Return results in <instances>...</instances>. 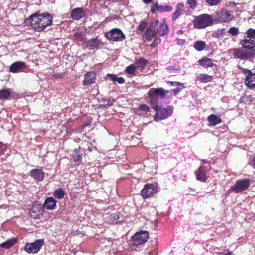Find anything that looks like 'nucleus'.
<instances>
[{
	"label": "nucleus",
	"instance_id": "nucleus-21",
	"mask_svg": "<svg viewBox=\"0 0 255 255\" xmlns=\"http://www.w3.org/2000/svg\"><path fill=\"white\" fill-rule=\"evenodd\" d=\"M119 218L117 213H107L104 215L105 220L110 224L117 223Z\"/></svg>",
	"mask_w": 255,
	"mask_h": 255
},
{
	"label": "nucleus",
	"instance_id": "nucleus-25",
	"mask_svg": "<svg viewBox=\"0 0 255 255\" xmlns=\"http://www.w3.org/2000/svg\"><path fill=\"white\" fill-rule=\"evenodd\" d=\"M184 4L178 3L176 6V10L173 14L172 19L175 20L181 14L184 7Z\"/></svg>",
	"mask_w": 255,
	"mask_h": 255
},
{
	"label": "nucleus",
	"instance_id": "nucleus-8",
	"mask_svg": "<svg viewBox=\"0 0 255 255\" xmlns=\"http://www.w3.org/2000/svg\"><path fill=\"white\" fill-rule=\"evenodd\" d=\"M44 245L43 239L36 240L34 243H27L24 247L25 251L28 254H36L38 252Z\"/></svg>",
	"mask_w": 255,
	"mask_h": 255
},
{
	"label": "nucleus",
	"instance_id": "nucleus-45",
	"mask_svg": "<svg viewBox=\"0 0 255 255\" xmlns=\"http://www.w3.org/2000/svg\"><path fill=\"white\" fill-rule=\"evenodd\" d=\"M154 39V41L151 44L152 47H155L160 42V40H158L157 38H155Z\"/></svg>",
	"mask_w": 255,
	"mask_h": 255
},
{
	"label": "nucleus",
	"instance_id": "nucleus-39",
	"mask_svg": "<svg viewBox=\"0 0 255 255\" xmlns=\"http://www.w3.org/2000/svg\"><path fill=\"white\" fill-rule=\"evenodd\" d=\"M136 68L135 65L131 64L126 68V71L128 74H132L134 73Z\"/></svg>",
	"mask_w": 255,
	"mask_h": 255
},
{
	"label": "nucleus",
	"instance_id": "nucleus-53",
	"mask_svg": "<svg viewBox=\"0 0 255 255\" xmlns=\"http://www.w3.org/2000/svg\"><path fill=\"white\" fill-rule=\"evenodd\" d=\"M202 161H203V163H206V161L205 160H203Z\"/></svg>",
	"mask_w": 255,
	"mask_h": 255
},
{
	"label": "nucleus",
	"instance_id": "nucleus-3",
	"mask_svg": "<svg viewBox=\"0 0 255 255\" xmlns=\"http://www.w3.org/2000/svg\"><path fill=\"white\" fill-rule=\"evenodd\" d=\"M148 233L146 231H141L135 233L129 241V245L132 247L140 248L148 239Z\"/></svg>",
	"mask_w": 255,
	"mask_h": 255
},
{
	"label": "nucleus",
	"instance_id": "nucleus-7",
	"mask_svg": "<svg viewBox=\"0 0 255 255\" xmlns=\"http://www.w3.org/2000/svg\"><path fill=\"white\" fill-rule=\"evenodd\" d=\"M156 113L154 116V120H162L171 116L173 113V108L172 106H168L167 108L158 107L155 109Z\"/></svg>",
	"mask_w": 255,
	"mask_h": 255
},
{
	"label": "nucleus",
	"instance_id": "nucleus-36",
	"mask_svg": "<svg viewBox=\"0 0 255 255\" xmlns=\"http://www.w3.org/2000/svg\"><path fill=\"white\" fill-rule=\"evenodd\" d=\"M246 34L247 38L254 39L255 38V29L251 28L248 29Z\"/></svg>",
	"mask_w": 255,
	"mask_h": 255
},
{
	"label": "nucleus",
	"instance_id": "nucleus-2",
	"mask_svg": "<svg viewBox=\"0 0 255 255\" xmlns=\"http://www.w3.org/2000/svg\"><path fill=\"white\" fill-rule=\"evenodd\" d=\"M30 25L36 31H41L52 23V17L47 13L34 14L29 17Z\"/></svg>",
	"mask_w": 255,
	"mask_h": 255
},
{
	"label": "nucleus",
	"instance_id": "nucleus-44",
	"mask_svg": "<svg viewBox=\"0 0 255 255\" xmlns=\"http://www.w3.org/2000/svg\"><path fill=\"white\" fill-rule=\"evenodd\" d=\"M107 76L110 78L111 81L113 82L116 81L117 76L116 75L112 74H108L107 75Z\"/></svg>",
	"mask_w": 255,
	"mask_h": 255
},
{
	"label": "nucleus",
	"instance_id": "nucleus-13",
	"mask_svg": "<svg viewBox=\"0 0 255 255\" xmlns=\"http://www.w3.org/2000/svg\"><path fill=\"white\" fill-rule=\"evenodd\" d=\"M240 43L244 49L255 51V41L254 39L245 38L240 40Z\"/></svg>",
	"mask_w": 255,
	"mask_h": 255
},
{
	"label": "nucleus",
	"instance_id": "nucleus-50",
	"mask_svg": "<svg viewBox=\"0 0 255 255\" xmlns=\"http://www.w3.org/2000/svg\"><path fill=\"white\" fill-rule=\"evenodd\" d=\"M185 40L184 39H179V38H178L177 39V44L178 45H183L185 43Z\"/></svg>",
	"mask_w": 255,
	"mask_h": 255
},
{
	"label": "nucleus",
	"instance_id": "nucleus-29",
	"mask_svg": "<svg viewBox=\"0 0 255 255\" xmlns=\"http://www.w3.org/2000/svg\"><path fill=\"white\" fill-rule=\"evenodd\" d=\"M15 243L16 239L15 238H11L0 244V247L8 249L13 246Z\"/></svg>",
	"mask_w": 255,
	"mask_h": 255
},
{
	"label": "nucleus",
	"instance_id": "nucleus-23",
	"mask_svg": "<svg viewBox=\"0 0 255 255\" xmlns=\"http://www.w3.org/2000/svg\"><path fill=\"white\" fill-rule=\"evenodd\" d=\"M149 112V107L145 104L140 105L137 109H136V113L139 115H146Z\"/></svg>",
	"mask_w": 255,
	"mask_h": 255
},
{
	"label": "nucleus",
	"instance_id": "nucleus-1",
	"mask_svg": "<svg viewBox=\"0 0 255 255\" xmlns=\"http://www.w3.org/2000/svg\"><path fill=\"white\" fill-rule=\"evenodd\" d=\"M158 31L159 37L166 36L168 32L167 25L164 22L159 24L158 20L151 22L143 34V38L146 40L151 41L157 38Z\"/></svg>",
	"mask_w": 255,
	"mask_h": 255
},
{
	"label": "nucleus",
	"instance_id": "nucleus-46",
	"mask_svg": "<svg viewBox=\"0 0 255 255\" xmlns=\"http://www.w3.org/2000/svg\"><path fill=\"white\" fill-rule=\"evenodd\" d=\"M184 88V87H180V88H177L176 89L173 90L172 92L175 95H176L177 94H178Z\"/></svg>",
	"mask_w": 255,
	"mask_h": 255
},
{
	"label": "nucleus",
	"instance_id": "nucleus-30",
	"mask_svg": "<svg viewBox=\"0 0 255 255\" xmlns=\"http://www.w3.org/2000/svg\"><path fill=\"white\" fill-rule=\"evenodd\" d=\"M72 158L73 160L77 162V164H79L81 161L82 155L79 152V149H75L72 153Z\"/></svg>",
	"mask_w": 255,
	"mask_h": 255
},
{
	"label": "nucleus",
	"instance_id": "nucleus-6",
	"mask_svg": "<svg viewBox=\"0 0 255 255\" xmlns=\"http://www.w3.org/2000/svg\"><path fill=\"white\" fill-rule=\"evenodd\" d=\"M251 180L244 178L237 180L236 183L231 187V190L236 193H240L247 190L250 187Z\"/></svg>",
	"mask_w": 255,
	"mask_h": 255
},
{
	"label": "nucleus",
	"instance_id": "nucleus-35",
	"mask_svg": "<svg viewBox=\"0 0 255 255\" xmlns=\"http://www.w3.org/2000/svg\"><path fill=\"white\" fill-rule=\"evenodd\" d=\"M206 43L203 41H196L194 44V47L198 51H202L205 47Z\"/></svg>",
	"mask_w": 255,
	"mask_h": 255
},
{
	"label": "nucleus",
	"instance_id": "nucleus-16",
	"mask_svg": "<svg viewBox=\"0 0 255 255\" xmlns=\"http://www.w3.org/2000/svg\"><path fill=\"white\" fill-rule=\"evenodd\" d=\"M56 201L52 197L47 198L43 205V208L45 209L52 210L55 208Z\"/></svg>",
	"mask_w": 255,
	"mask_h": 255
},
{
	"label": "nucleus",
	"instance_id": "nucleus-12",
	"mask_svg": "<svg viewBox=\"0 0 255 255\" xmlns=\"http://www.w3.org/2000/svg\"><path fill=\"white\" fill-rule=\"evenodd\" d=\"M233 55L235 58L242 60L249 59L254 57V54L241 48L234 49Z\"/></svg>",
	"mask_w": 255,
	"mask_h": 255
},
{
	"label": "nucleus",
	"instance_id": "nucleus-22",
	"mask_svg": "<svg viewBox=\"0 0 255 255\" xmlns=\"http://www.w3.org/2000/svg\"><path fill=\"white\" fill-rule=\"evenodd\" d=\"M196 179L202 182L205 181L207 180L206 176L205 173V169L203 166H200L198 170L195 172Z\"/></svg>",
	"mask_w": 255,
	"mask_h": 255
},
{
	"label": "nucleus",
	"instance_id": "nucleus-54",
	"mask_svg": "<svg viewBox=\"0 0 255 255\" xmlns=\"http://www.w3.org/2000/svg\"><path fill=\"white\" fill-rule=\"evenodd\" d=\"M178 32H179V33H182V31H181V30H179V31H178Z\"/></svg>",
	"mask_w": 255,
	"mask_h": 255
},
{
	"label": "nucleus",
	"instance_id": "nucleus-49",
	"mask_svg": "<svg viewBox=\"0 0 255 255\" xmlns=\"http://www.w3.org/2000/svg\"><path fill=\"white\" fill-rule=\"evenodd\" d=\"M116 81L118 82L119 84H123L125 82V80L123 77H119L117 78Z\"/></svg>",
	"mask_w": 255,
	"mask_h": 255
},
{
	"label": "nucleus",
	"instance_id": "nucleus-5",
	"mask_svg": "<svg viewBox=\"0 0 255 255\" xmlns=\"http://www.w3.org/2000/svg\"><path fill=\"white\" fill-rule=\"evenodd\" d=\"M233 15L232 12L226 8H222L216 12L214 20L218 22H228L232 20Z\"/></svg>",
	"mask_w": 255,
	"mask_h": 255
},
{
	"label": "nucleus",
	"instance_id": "nucleus-10",
	"mask_svg": "<svg viewBox=\"0 0 255 255\" xmlns=\"http://www.w3.org/2000/svg\"><path fill=\"white\" fill-rule=\"evenodd\" d=\"M242 72L246 76L245 81V85L250 89L255 88V73L251 72V70L241 68Z\"/></svg>",
	"mask_w": 255,
	"mask_h": 255
},
{
	"label": "nucleus",
	"instance_id": "nucleus-33",
	"mask_svg": "<svg viewBox=\"0 0 255 255\" xmlns=\"http://www.w3.org/2000/svg\"><path fill=\"white\" fill-rule=\"evenodd\" d=\"M10 91L9 89H5L0 90V100L8 99L10 96Z\"/></svg>",
	"mask_w": 255,
	"mask_h": 255
},
{
	"label": "nucleus",
	"instance_id": "nucleus-31",
	"mask_svg": "<svg viewBox=\"0 0 255 255\" xmlns=\"http://www.w3.org/2000/svg\"><path fill=\"white\" fill-rule=\"evenodd\" d=\"M199 62L201 65L205 67H211L213 65L212 60L207 57L199 60Z\"/></svg>",
	"mask_w": 255,
	"mask_h": 255
},
{
	"label": "nucleus",
	"instance_id": "nucleus-15",
	"mask_svg": "<svg viewBox=\"0 0 255 255\" xmlns=\"http://www.w3.org/2000/svg\"><path fill=\"white\" fill-rule=\"evenodd\" d=\"M172 9V7L170 5H158L157 3H153L151 8V11L154 13L156 10L160 12L170 11Z\"/></svg>",
	"mask_w": 255,
	"mask_h": 255
},
{
	"label": "nucleus",
	"instance_id": "nucleus-34",
	"mask_svg": "<svg viewBox=\"0 0 255 255\" xmlns=\"http://www.w3.org/2000/svg\"><path fill=\"white\" fill-rule=\"evenodd\" d=\"M65 195V191L61 188L56 189L53 193V195L58 199H61L64 198Z\"/></svg>",
	"mask_w": 255,
	"mask_h": 255
},
{
	"label": "nucleus",
	"instance_id": "nucleus-9",
	"mask_svg": "<svg viewBox=\"0 0 255 255\" xmlns=\"http://www.w3.org/2000/svg\"><path fill=\"white\" fill-rule=\"evenodd\" d=\"M106 37L110 40L121 41L125 38V35L120 29L113 28L106 33Z\"/></svg>",
	"mask_w": 255,
	"mask_h": 255
},
{
	"label": "nucleus",
	"instance_id": "nucleus-47",
	"mask_svg": "<svg viewBox=\"0 0 255 255\" xmlns=\"http://www.w3.org/2000/svg\"><path fill=\"white\" fill-rule=\"evenodd\" d=\"M64 76V74L63 73H55L53 75V76L56 78V79H59V78H62L63 76Z\"/></svg>",
	"mask_w": 255,
	"mask_h": 255
},
{
	"label": "nucleus",
	"instance_id": "nucleus-24",
	"mask_svg": "<svg viewBox=\"0 0 255 255\" xmlns=\"http://www.w3.org/2000/svg\"><path fill=\"white\" fill-rule=\"evenodd\" d=\"M208 120L209 125L214 126L221 123L222 121L220 118H218L216 115L212 114L208 117Z\"/></svg>",
	"mask_w": 255,
	"mask_h": 255
},
{
	"label": "nucleus",
	"instance_id": "nucleus-51",
	"mask_svg": "<svg viewBox=\"0 0 255 255\" xmlns=\"http://www.w3.org/2000/svg\"><path fill=\"white\" fill-rule=\"evenodd\" d=\"M0 147L1 148H4V149L5 148V146L4 144H2L1 143H0Z\"/></svg>",
	"mask_w": 255,
	"mask_h": 255
},
{
	"label": "nucleus",
	"instance_id": "nucleus-26",
	"mask_svg": "<svg viewBox=\"0 0 255 255\" xmlns=\"http://www.w3.org/2000/svg\"><path fill=\"white\" fill-rule=\"evenodd\" d=\"M147 63V61L143 58L136 59L135 64L137 69L141 70L143 69Z\"/></svg>",
	"mask_w": 255,
	"mask_h": 255
},
{
	"label": "nucleus",
	"instance_id": "nucleus-38",
	"mask_svg": "<svg viewBox=\"0 0 255 255\" xmlns=\"http://www.w3.org/2000/svg\"><path fill=\"white\" fill-rule=\"evenodd\" d=\"M228 32L232 36H237L239 34V33L238 28L235 26H233L230 28Z\"/></svg>",
	"mask_w": 255,
	"mask_h": 255
},
{
	"label": "nucleus",
	"instance_id": "nucleus-32",
	"mask_svg": "<svg viewBox=\"0 0 255 255\" xmlns=\"http://www.w3.org/2000/svg\"><path fill=\"white\" fill-rule=\"evenodd\" d=\"M148 96L149 98L150 103L152 108L154 110L157 109L158 107V106L157 105V97L156 96H155V95H152L151 94H148Z\"/></svg>",
	"mask_w": 255,
	"mask_h": 255
},
{
	"label": "nucleus",
	"instance_id": "nucleus-19",
	"mask_svg": "<svg viewBox=\"0 0 255 255\" xmlns=\"http://www.w3.org/2000/svg\"><path fill=\"white\" fill-rule=\"evenodd\" d=\"M25 67L23 62L18 61L13 63L9 67V71L12 73H16L22 70Z\"/></svg>",
	"mask_w": 255,
	"mask_h": 255
},
{
	"label": "nucleus",
	"instance_id": "nucleus-41",
	"mask_svg": "<svg viewBox=\"0 0 255 255\" xmlns=\"http://www.w3.org/2000/svg\"><path fill=\"white\" fill-rule=\"evenodd\" d=\"M168 84L170 85V86H172L174 87H176L177 88L180 87H184L183 84L178 82H168Z\"/></svg>",
	"mask_w": 255,
	"mask_h": 255
},
{
	"label": "nucleus",
	"instance_id": "nucleus-48",
	"mask_svg": "<svg viewBox=\"0 0 255 255\" xmlns=\"http://www.w3.org/2000/svg\"><path fill=\"white\" fill-rule=\"evenodd\" d=\"M219 255H233L232 252H230L228 251H225L223 252L220 253Z\"/></svg>",
	"mask_w": 255,
	"mask_h": 255
},
{
	"label": "nucleus",
	"instance_id": "nucleus-17",
	"mask_svg": "<svg viewBox=\"0 0 255 255\" xmlns=\"http://www.w3.org/2000/svg\"><path fill=\"white\" fill-rule=\"evenodd\" d=\"M85 14L82 8L78 7L72 10L71 17L74 20H79L84 17Z\"/></svg>",
	"mask_w": 255,
	"mask_h": 255
},
{
	"label": "nucleus",
	"instance_id": "nucleus-27",
	"mask_svg": "<svg viewBox=\"0 0 255 255\" xmlns=\"http://www.w3.org/2000/svg\"><path fill=\"white\" fill-rule=\"evenodd\" d=\"M196 78L202 83H207L212 80L213 77L206 74H200L197 76Z\"/></svg>",
	"mask_w": 255,
	"mask_h": 255
},
{
	"label": "nucleus",
	"instance_id": "nucleus-52",
	"mask_svg": "<svg viewBox=\"0 0 255 255\" xmlns=\"http://www.w3.org/2000/svg\"><path fill=\"white\" fill-rule=\"evenodd\" d=\"M253 162H254V163H253V166L255 169V157L254 158Z\"/></svg>",
	"mask_w": 255,
	"mask_h": 255
},
{
	"label": "nucleus",
	"instance_id": "nucleus-14",
	"mask_svg": "<svg viewBox=\"0 0 255 255\" xmlns=\"http://www.w3.org/2000/svg\"><path fill=\"white\" fill-rule=\"evenodd\" d=\"M30 175L38 181H42L45 177V173L41 169H33L30 172Z\"/></svg>",
	"mask_w": 255,
	"mask_h": 255
},
{
	"label": "nucleus",
	"instance_id": "nucleus-43",
	"mask_svg": "<svg viewBox=\"0 0 255 255\" xmlns=\"http://www.w3.org/2000/svg\"><path fill=\"white\" fill-rule=\"evenodd\" d=\"M147 24L144 21H142L140 22V24L138 25L137 29L140 31H143L145 28L146 27Z\"/></svg>",
	"mask_w": 255,
	"mask_h": 255
},
{
	"label": "nucleus",
	"instance_id": "nucleus-18",
	"mask_svg": "<svg viewBox=\"0 0 255 255\" xmlns=\"http://www.w3.org/2000/svg\"><path fill=\"white\" fill-rule=\"evenodd\" d=\"M95 82V74L89 72L84 75V80L83 84L84 86H89Z\"/></svg>",
	"mask_w": 255,
	"mask_h": 255
},
{
	"label": "nucleus",
	"instance_id": "nucleus-42",
	"mask_svg": "<svg viewBox=\"0 0 255 255\" xmlns=\"http://www.w3.org/2000/svg\"><path fill=\"white\" fill-rule=\"evenodd\" d=\"M206 2L210 5H217L221 1V0H205Z\"/></svg>",
	"mask_w": 255,
	"mask_h": 255
},
{
	"label": "nucleus",
	"instance_id": "nucleus-11",
	"mask_svg": "<svg viewBox=\"0 0 255 255\" xmlns=\"http://www.w3.org/2000/svg\"><path fill=\"white\" fill-rule=\"evenodd\" d=\"M158 192V187L156 184H146L141 190V196L144 199L151 197Z\"/></svg>",
	"mask_w": 255,
	"mask_h": 255
},
{
	"label": "nucleus",
	"instance_id": "nucleus-37",
	"mask_svg": "<svg viewBox=\"0 0 255 255\" xmlns=\"http://www.w3.org/2000/svg\"><path fill=\"white\" fill-rule=\"evenodd\" d=\"M74 40L82 41L84 39V36L82 32H77L73 34Z\"/></svg>",
	"mask_w": 255,
	"mask_h": 255
},
{
	"label": "nucleus",
	"instance_id": "nucleus-20",
	"mask_svg": "<svg viewBox=\"0 0 255 255\" xmlns=\"http://www.w3.org/2000/svg\"><path fill=\"white\" fill-rule=\"evenodd\" d=\"M168 93V91H165L162 88H151L149 90L148 94L155 95L157 97L159 96L161 98H163L165 94Z\"/></svg>",
	"mask_w": 255,
	"mask_h": 255
},
{
	"label": "nucleus",
	"instance_id": "nucleus-4",
	"mask_svg": "<svg viewBox=\"0 0 255 255\" xmlns=\"http://www.w3.org/2000/svg\"><path fill=\"white\" fill-rule=\"evenodd\" d=\"M212 16L208 14H203L197 16L194 21V25L196 28H203L213 23Z\"/></svg>",
	"mask_w": 255,
	"mask_h": 255
},
{
	"label": "nucleus",
	"instance_id": "nucleus-40",
	"mask_svg": "<svg viewBox=\"0 0 255 255\" xmlns=\"http://www.w3.org/2000/svg\"><path fill=\"white\" fill-rule=\"evenodd\" d=\"M197 0H187V4L189 5L190 8L194 9L197 6Z\"/></svg>",
	"mask_w": 255,
	"mask_h": 255
},
{
	"label": "nucleus",
	"instance_id": "nucleus-28",
	"mask_svg": "<svg viewBox=\"0 0 255 255\" xmlns=\"http://www.w3.org/2000/svg\"><path fill=\"white\" fill-rule=\"evenodd\" d=\"M99 41L97 38H93L87 42L86 47L90 50H93L98 47Z\"/></svg>",
	"mask_w": 255,
	"mask_h": 255
}]
</instances>
